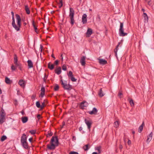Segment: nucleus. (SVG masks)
Returning a JSON list of instances; mask_svg holds the SVG:
<instances>
[{"mask_svg": "<svg viewBox=\"0 0 154 154\" xmlns=\"http://www.w3.org/2000/svg\"><path fill=\"white\" fill-rule=\"evenodd\" d=\"M15 16L17 20V26L15 22V19L14 17H12V25L13 27L17 31H18L20 30V28L21 27V19L20 16L17 14H15Z\"/></svg>", "mask_w": 154, "mask_h": 154, "instance_id": "f257e3e1", "label": "nucleus"}, {"mask_svg": "<svg viewBox=\"0 0 154 154\" xmlns=\"http://www.w3.org/2000/svg\"><path fill=\"white\" fill-rule=\"evenodd\" d=\"M51 145L48 144L47 148L50 149H54L55 148V146H58L59 142L57 137H52L50 142Z\"/></svg>", "mask_w": 154, "mask_h": 154, "instance_id": "f03ea898", "label": "nucleus"}, {"mask_svg": "<svg viewBox=\"0 0 154 154\" xmlns=\"http://www.w3.org/2000/svg\"><path fill=\"white\" fill-rule=\"evenodd\" d=\"M74 14L75 11L72 8H70L69 16L70 20V23L72 26L73 25L75 22V20L74 19Z\"/></svg>", "mask_w": 154, "mask_h": 154, "instance_id": "7ed1b4c3", "label": "nucleus"}, {"mask_svg": "<svg viewBox=\"0 0 154 154\" xmlns=\"http://www.w3.org/2000/svg\"><path fill=\"white\" fill-rule=\"evenodd\" d=\"M0 112V124H2L5 121L6 113L2 108L1 107Z\"/></svg>", "mask_w": 154, "mask_h": 154, "instance_id": "20e7f679", "label": "nucleus"}, {"mask_svg": "<svg viewBox=\"0 0 154 154\" xmlns=\"http://www.w3.org/2000/svg\"><path fill=\"white\" fill-rule=\"evenodd\" d=\"M60 82L64 89L70 90L72 89V86L69 84H67L66 81H65L64 82L63 80L61 79L60 81Z\"/></svg>", "mask_w": 154, "mask_h": 154, "instance_id": "39448f33", "label": "nucleus"}, {"mask_svg": "<svg viewBox=\"0 0 154 154\" xmlns=\"http://www.w3.org/2000/svg\"><path fill=\"white\" fill-rule=\"evenodd\" d=\"M119 34L121 36H124L128 34L127 33L124 32V29L123 28V23L120 22V28L119 30Z\"/></svg>", "mask_w": 154, "mask_h": 154, "instance_id": "423d86ee", "label": "nucleus"}, {"mask_svg": "<svg viewBox=\"0 0 154 154\" xmlns=\"http://www.w3.org/2000/svg\"><path fill=\"white\" fill-rule=\"evenodd\" d=\"M85 124L87 125L88 129L89 131H90V128L91 127V125L92 124V122L91 120H88L86 119H85Z\"/></svg>", "mask_w": 154, "mask_h": 154, "instance_id": "0eeeda50", "label": "nucleus"}, {"mask_svg": "<svg viewBox=\"0 0 154 154\" xmlns=\"http://www.w3.org/2000/svg\"><path fill=\"white\" fill-rule=\"evenodd\" d=\"M87 15L84 14H83L82 17V22L83 24H86L87 23Z\"/></svg>", "mask_w": 154, "mask_h": 154, "instance_id": "6e6552de", "label": "nucleus"}, {"mask_svg": "<svg viewBox=\"0 0 154 154\" xmlns=\"http://www.w3.org/2000/svg\"><path fill=\"white\" fill-rule=\"evenodd\" d=\"M97 112V109L94 107L93 108V109L91 111H90L88 112V113L91 115L92 114H96Z\"/></svg>", "mask_w": 154, "mask_h": 154, "instance_id": "1a4fd4ad", "label": "nucleus"}, {"mask_svg": "<svg viewBox=\"0 0 154 154\" xmlns=\"http://www.w3.org/2000/svg\"><path fill=\"white\" fill-rule=\"evenodd\" d=\"M93 32L92 30L90 28H88L86 32V36L87 37H89L92 34Z\"/></svg>", "mask_w": 154, "mask_h": 154, "instance_id": "9d476101", "label": "nucleus"}, {"mask_svg": "<svg viewBox=\"0 0 154 154\" xmlns=\"http://www.w3.org/2000/svg\"><path fill=\"white\" fill-rule=\"evenodd\" d=\"M21 142L24 141H27V137L25 134H23L21 138Z\"/></svg>", "mask_w": 154, "mask_h": 154, "instance_id": "9b49d317", "label": "nucleus"}, {"mask_svg": "<svg viewBox=\"0 0 154 154\" xmlns=\"http://www.w3.org/2000/svg\"><path fill=\"white\" fill-rule=\"evenodd\" d=\"M153 135V133L152 132H151V133L147 136V139L146 140V142L149 143L150 141L151 140Z\"/></svg>", "mask_w": 154, "mask_h": 154, "instance_id": "f8f14e48", "label": "nucleus"}, {"mask_svg": "<svg viewBox=\"0 0 154 154\" xmlns=\"http://www.w3.org/2000/svg\"><path fill=\"white\" fill-rule=\"evenodd\" d=\"M21 145L25 149H28L29 148L28 143L27 141H24L21 142Z\"/></svg>", "mask_w": 154, "mask_h": 154, "instance_id": "ddd939ff", "label": "nucleus"}, {"mask_svg": "<svg viewBox=\"0 0 154 154\" xmlns=\"http://www.w3.org/2000/svg\"><path fill=\"white\" fill-rule=\"evenodd\" d=\"M99 60V63L100 64L104 65L107 63V61L106 60L103 59H98Z\"/></svg>", "mask_w": 154, "mask_h": 154, "instance_id": "4468645a", "label": "nucleus"}, {"mask_svg": "<svg viewBox=\"0 0 154 154\" xmlns=\"http://www.w3.org/2000/svg\"><path fill=\"white\" fill-rule=\"evenodd\" d=\"M86 57L84 56H82L80 60V62L82 66H84L85 65V60Z\"/></svg>", "mask_w": 154, "mask_h": 154, "instance_id": "2eb2a0df", "label": "nucleus"}, {"mask_svg": "<svg viewBox=\"0 0 154 154\" xmlns=\"http://www.w3.org/2000/svg\"><path fill=\"white\" fill-rule=\"evenodd\" d=\"M55 72L58 75L60 74L61 72V67L59 66L55 70Z\"/></svg>", "mask_w": 154, "mask_h": 154, "instance_id": "dca6fc26", "label": "nucleus"}, {"mask_svg": "<svg viewBox=\"0 0 154 154\" xmlns=\"http://www.w3.org/2000/svg\"><path fill=\"white\" fill-rule=\"evenodd\" d=\"M144 18V21L145 23H147L148 20V17L146 13H144L143 15Z\"/></svg>", "mask_w": 154, "mask_h": 154, "instance_id": "f3484780", "label": "nucleus"}, {"mask_svg": "<svg viewBox=\"0 0 154 154\" xmlns=\"http://www.w3.org/2000/svg\"><path fill=\"white\" fill-rule=\"evenodd\" d=\"M19 84L22 87H24L25 86V84L24 81L22 79L20 80L18 82Z\"/></svg>", "mask_w": 154, "mask_h": 154, "instance_id": "a211bd4d", "label": "nucleus"}, {"mask_svg": "<svg viewBox=\"0 0 154 154\" xmlns=\"http://www.w3.org/2000/svg\"><path fill=\"white\" fill-rule=\"evenodd\" d=\"M27 62L29 68H30L33 67V63L31 60H28Z\"/></svg>", "mask_w": 154, "mask_h": 154, "instance_id": "6ab92c4d", "label": "nucleus"}, {"mask_svg": "<svg viewBox=\"0 0 154 154\" xmlns=\"http://www.w3.org/2000/svg\"><path fill=\"white\" fill-rule=\"evenodd\" d=\"M98 95L99 97H102L104 95V94L103 92L102 88L100 89V90L98 93Z\"/></svg>", "mask_w": 154, "mask_h": 154, "instance_id": "aec40b11", "label": "nucleus"}, {"mask_svg": "<svg viewBox=\"0 0 154 154\" xmlns=\"http://www.w3.org/2000/svg\"><path fill=\"white\" fill-rule=\"evenodd\" d=\"M51 63L49 62L48 64V68L51 70H53L54 68V65L51 64Z\"/></svg>", "mask_w": 154, "mask_h": 154, "instance_id": "412c9836", "label": "nucleus"}, {"mask_svg": "<svg viewBox=\"0 0 154 154\" xmlns=\"http://www.w3.org/2000/svg\"><path fill=\"white\" fill-rule=\"evenodd\" d=\"M120 43H121L120 42H119L118 43V44L116 46V48L114 49V52L115 53V56H116V57H117V52L118 51V48L119 46V45L120 44Z\"/></svg>", "mask_w": 154, "mask_h": 154, "instance_id": "4be33fe9", "label": "nucleus"}, {"mask_svg": "<svg viewBox=\"0 0 154 154\" xmlns=\"http://www.w3.org/2000/svg\"><path fill=\"white\" fill-rule=\"evenodd\" d=\"M144 122H143L141 125L140 126L138 129L139 132L141 133L143 129V126L144 125Z\"/></svg>", "mask_w": 154, "mask_h": 154, "instance_id": "5701e85b", "label": "nucleus"}, {"mask_svg": "<svg viewBox=\"0 0 154 154\" xmlns=\"http://www.w3.org/2000/svg\"><path fill=\"white\" fill-rule=\"evenodd\" d=\"M21 120L23 123H24L27 122L28 118L27 117H23L21 118Z\"/></svg>", "mask_w": 154, "mask_h": 154, "instance_id": "b1692460", "label": "nucleus"}, {"mask_svg": "<svg viewBox=\"0 0 154 154\" xmlns=\"http://www.w3.org/2000/svg\"><path fill=\"white\" fill-rule=\"evenodd\" d=\"M25 9L27 14H30V10L28 5L25 6Z\"/></svg>", "mask_w": 154, "mask_h": 154, "instance_id": "393cba45", "label": "nucleus"}, {"mask_svg": "<svg viewBox=\"0 0 154 154\" xmlns=\"http://www.w3.org/2000/svg\"><path fill=\"white\" fill-rule=\"evenodd\" d=\"M15 66H16V68L18 67V68L20 69V70H22V65L21 63L19 62L15 64Z\"/></svg>", "mask_w": 154, "mask_h": 154, "instance_id": "a878e982", "label": "nucleus"}, {"mask_svg": "<svg viewBox=\"0 0 154 154\" xmlns=\"http://www.w3.org/2000/svg\"><path fill=\"white\" fill-rule=\"evenodd\" d=\"M32 25L34 28L35 32H36L37 33H38V32L37 31V28L35 25V21L34 20H33L32 21Z\"/></svg>", "mask_w": 154, "mask_h": 154, "instance_id": "bb28decb", "label": "nucleus"}, {"mask_svg": "<svg viewBox=\"0 0 154 154\" xmlns=\"http://www.w3.org/2000/svg\"><path fill=\"white\" fill-rule=\"evenodd\" d=\"M58 1L57 2L58 4H60V5H59V8H61L63 6V1L62 0H57Z\"/></svg>", "mask_w": 154, "mask_h": 154, "instance_id": "cd10ccee", "label": "nucleus"}, {"mask_svg": "<svg viewBox=\"0 0 154 154\" xmlns=\"http://www.w3.org/2000/svg\"><path fill=\"white\" fill-rule=\"evenodd\" d=\"M5 82L7 84H10L11 83V80L9 78L7 77L5 78Z\"/></svg>", "mask_w": 154, "mask_h": 154, "instance_id": "c85d7f7f", "label": "nucleus"}, {"mask_svg": "<svg viewBox=\"0 0 154 154\" xmlns=\"http://www.w3.org/2000/svg\"><path fill=\"white\" fill-rule=\"evenodd\" d=\"M18 62V60H17V57L16 55L15 54L14 55V64H16Z\"/></svg>", "mask_w": 154, "mask_h": 154, "instance_id": "c756f323", "label": "nucleus"}, {"mask_svg": "<svg viewBox=\"0 0 154 154\" xmlns=\"http://www.w3.org/2000/svg\"><path fill=\"white\" fill-rule=\"evenodd\" d=\"M48 103V102L46 100H45L44 102L42 103V105L41 106H45L47 105V104Z\"/></svg>", "mask_w": 154, "mask_h": 154, "instance_id": "7c9ffc66", "label": "nucleus"}, {"mask_svg": "<svg viewBox=\"0 0 154 154\" xmlns=\"http://www.w3.org/2000/svg\"><path fill=\"white\" fill-rule=\"evenodd\" d=\"M89 146L88 144H87L86 145H85L83 147V149L85 151H87L89 149V148L88 147Z\"/></svg>", "mask_w": 154, "mask_h": 154, "instance_id": "2f4dec72", "label": "nucleus"}, {"mask_svg": "<svg viewBox=\"0 0 154 154\" xmlns=\"http://www.w3.org/2000/svg\"><path fill=\"white\" fill-rule=\"evenodd\" d=\"M101 148V147L100 146L97 147L96 148V149L97 150L99 154H100L101 152V150L100 149Z\"/></svg>", "mask_w": 154, "mask_h": 154, "instance_id": "473e14b6", "label": "nucleus"}, {"mask_svg": "<svg viewBox=\"0 0 154 154\" xmlns=\"http://www.w3.org/2000/svg\"><path fill=\"white\" fill-rule=\"evenodd\" d=\"M7 138V137L5 135H3L2 136L1 138V140L2 141H3L5 140Z\"/></svg>", "mask_w": 154, "mask_h": 154, "instance_id": "72a5a7b5", "label": "nucleus"}, {"mask_svg": "<svg viewBox=\"0 0 154 154\" xmlns=\"http://www.w3.org/2000/svg\"><path fill=\"white\" fill-rule=\"evenodd\" d=\"M114 127L116 128H117L119 126V122L117 121L115 122L114 123Z\"/></svg>", "mask_w": 154, "mask_h": 154, "instance_id": "f704fd0d", "label": "nucleus"}, {"mask_svg": "<svg viewBox=\"0 0 154 154\" xmlns=\"http://www.w3.org/2000/svg\"><path fill=\"white\" fill-rule=\"evenodd\" d=\"M68 75L69 78H70L73 76L72 72L71 71H69L68 74Z\"/></svg>", "mask_w": 154, "mask_h": 154, "instance_id": "c9c22d12", "label": "nucleus"}, {"mask_svg": "<svg viewBox=\"0 0 154 154\" xmlns=\"http://www.w3.org/2000/svg\"><path fill=\"white\" fill-rule=\"evenodd\" d=\"M129 101L131 106H134V101L132 99H131Z\"/></svg>", "mask_w": 154, "mask_h": 154, "instance_id": "e433bc0d", "label": "nucleus"}, {"mask_svg": "<svg viewBox=\"0 0 154 154\" xmlns=\"http://www.w3.org/2000/svg\"><path fill=\"white\" fill-rule=\"evenodd\" d=\"M59 86L57 84H56L54 88V90L55 91H57L59 90Z\"/></svg>", "mask_w": 154, "mask_h": 154, "instance_id": "4c0bfd02", "label": "nucleus"}, {"mask_svg": "<svg viewBox=\"0 0 154 154\" xmlns=\"http://www.w3.org/2000/svg\"><path fill=\"white\" fill-rule=\"evenodd\" d=\"M96 20L98 22H100L101 21V19L100 17V16L98 14L97 15V17H96Z\"/></svg>", "mask_w": 154, "mask_h": 154, "instance_id": "58836bf2", "label": "nucleus"}, {"mask_svg": "<svg viewBox=\"0 0 154 154\" xmlns=\"http://www.w3.org/2000/svg\"><path fill=\"white\" fill-rule=\"evenodd\" d=\"M16 66H14V65H12L11 66V69L12 71H14L16 69Z\"/></svg>", "mask_w": 154, "mask_h": 154, "instance_id": "ea45409f", "label": "nucleus"}, {"mask_svg": "<svg viewBox=\"0 0 154 154\" xmlns=\"http://www.w3.org/2000/svg\"><path fill=\"white\" fill-rule=\"evenodd\" d=\"M62 69L64 71H66L67 70V67L65 65H63L62 66Z\"/></svg>", "mask_w": 154, "mask_h": 154, "instance_id": "a19ab883", "label": "nucleus"}, {"mask_svg": "<svg viewBox=\"0 0 154 154\" xmlns=\"http://www.w3.org/2000/svg\"><path fill=\"white\" fill-rule=\"evenodd\" d=\"M48 134L47 135V136L48 137V136H51L53 135V133L51 131H48Z\"/></svg>", "mask_w": 154, "mask_h": 154, "instance_id": "79ce46f5", "label": "nucleus"}, {"mask_svg": "<svg viewBox=\"0 0 154 154\" xmlns=\"http://www.w3.org/2000/svg\"><path fill=\"white\" fill-rule=\"evenodd\" d=\"M70 79H71V80L72 81V82H76L77 80V79H75L74 77L73 76H72V77H71L70 78Z\"/></svg>", "mask_w": 154, "mask_h": 154, "instance_id": "37998d69", "label": "nucleus"}, {"mask_svg": "<svg viewBox=\"0 0 154 154\" xmlns=\"http://www.w3.org/2000/svg\"><path fill=\"white\" fill-rule=\"evenodd\" d=\"M123 95L122 91H119V93L118 94V96L120 98H121V96Z\"/></svg>", "mask_w": 154, "mask_h": 154, "instance_id": "c03bdc74", "label": "nucleus"}, {"mask_svg": "<svg viewBox=\"0 0 154 154\" xmlns=\"http://www.w3.org/2000/svg\"><path fill=\"white\" fill-rule=\"evenodd\" d=\"M85 103H87V102L85 101H83L80 103L79 106H84V104Z\"/></svg>", "mask_w": 154, "mask_h": 154, "instance_id": "a18cd8bd", "label": "nucleus"}, {"mask_svg": "<svg viewBox=\"0 0 154 154\" xmlns=\"http://www.w3.org/2000/svg\"><path fill=\"white\" fill-rule=\"evenodd\" d=\"M29 132L32 134H35V131L34 130H31L29 131Z\"/></svg>", "mask_w": 154, "mask_h": 154, "instance_id": "49530a36", "label": "nucleus"}, {"mask_svg": "<svg viewBox=\"0 0 154 154\" xmlns=\"http://www.w3.org/2000/svg\"><path fill=\"white\" fill-rule=\"evenodd\" d=\"M69 154H79L77 152L75 151H71L69 152Z\"/></svg>", "mask_w": 154, "mask_h": 154, "instance_id": "de8ad7c7", "label": "nucleus"}, {"mask_svg": "<svg viewBox=\"0 0 154 154\" xmlns=\"http://www.w3.org/2000/svg\"><path fill=\"white\" fill-rule=\"evenodd\" d=\"M145 1L146 2H147L148 4L149 5H150L151 4V3L150 0H145Z\"/></svg>", "mask_w": 154, "mask_h": 154, "instance_id": "09e8293b", "label": "nucleus"}, {"mask_svg": "<svg viewBox=\"0 0 154 154\" xmlns=\"http://www.w3.org/2000/svg\"><path fill=\"white\" fill-rule=\"evenodd\" d=\"M59 61L58 60H56L54 61V64L55 65H57L58 64Z\"/></svg>", "mask_w": 154, "mask_h": 154, "instance_id": "8fccbe9b", "label": "nucleus"}, {"mask_svg": "<svg viewBox=\"0 0 154 154\" xmlns=\"http://www.w3.org/2000/svg\"><path fill=\"white\" fill-rule=\"evenodd\" d=\"M41 92H45V88L44 87H42L41 88Z\"/></svg>", "mask_w": 154, "mask_h": 154, "instance_id": "3c124183", "label": "nucleus"}, {"mask_svg": "<svg viewBox=\"0 0 154 154\" xmlns=\"http://www.w3.org/2000/svg\"><path fill=\"white\" fill-rule=\"evenodd\" d=\"M14 103L15 106L17 105H18L17 100H15L14 101Z\"/></svg>", "mask_w": 154, "mask_h": 154, "instance_id": "603ef678", "label": "nucleus"}, {"mask_svg": "<svg viewBox=\"0 0 154 154\" xmlns=\"http://www.w3.org/2000/svg\"><path fill=\"white\" fill-rule=\"evenodd\" d=\"M41 116V115L40 114H38L37 115V117L38 120H39L40 119Z\"/></svg>", "mask_w": 154, "mask_h": 154, "instance_id": "864d4df0", "label": "nucleus"}, {"mask_svg": "<svg viewBox=\"0 0 154 154\" xmlns=\"http://www.w3.org/2000/svg\"><path fill=\"white\" fill-rule=\"evenodd\" d=\"M36 106H41V104L39 101H38L36 103Z\"/></svg>", "mask_w": 154, "mask_h": 154, "instance_id": "5fc2aeb1", "label": "nucleus"}, {"mask_svg": "<svg viewBox=\"0 0 154 154\" xmlns=\"http://www.w3.org/2000/svg\"><path fill=\"white\" fill-rule=\"evenodd\" d=\"M45 92H41L40 93V95L42 97H43L45 94Z\"/></svg>", "mask_w": 154, "mask_h": 154, "instance_id": "6e6d98bb", "label": "nucleus"}, {"mask_svg": "<svg viewBox=\"0 0 154 154\" xmlns=\"http://www.w3.org/2000/svg\"><path fill=\"white\" fill-rule=\"evenodd\" d=\"M128 143L129 145H130L131 144V141L129 140H128Z\"/></svg>", "mask_w": 154, "mask_h": 154, "instance_id": "4d7b16f0", "label": "nucleus"}, {"mask_svg": "<svg viewBox=\"0 0 154 154\" xmlns=\"http://www.w3.org/2000/svg\"><path fill=\"white\" fill-rule=\"evenodd\" d=\"M76 139V138L75 136H73L72 138V141H75Z\"/></svg>", "mask_w": 154, "mask_h": 154, "instance_id": "13d9d810", "label": "nucleus"}, {"mask_svg": "<svg viewBox=\"0 0 154 154\" xmlns=\"http://www.w3.org/2000/svg\"><path fill=\"white\" fill-rule=\"evenodd\" d=\"M35 97V95H33L31 97V98L32 99L34 100Z\"/></svg>", "mask_w": 154, "mask_h": 154, "instance_id": "bf43d9fd", "label": "nucleus"}, {"mask_svg": "<svg viewBox=\"0 0 154 154\" xmlns=\"http://www.w3.org/2000/svg\"><path fill=\"white\" fill-rule=\"evenodd\" d=\"M122 148H123V146H122V145L120 144L119 145V149L121 150L122 149Z\"/></svg>", "mask_w": 154, "mask_h": 154, "instance_id": "052dcab7", "label": "nucleus"}, {"mask_svg": "<svg viewBox=\"0 0 154 154\" xmlns=\"http://www.w3.org/2000/svg\"><path fill=\"white\" fill-rule=\"evenodd\" d=\"M38 108H40V109H39V110H40L42 109H43L45 106H37Z\"/></svg>", "mask_w": 154, "mask_h": 154, "instance_id": "680f3d73", "label": "nucleus"}, {"mask_svg": "<svg viewBox=\"0 0 154 154\" xmlns=\"http://www.w3.org/2000/svg\"><path fill=\"white\" fill-rule=\"evenodd\" d=\"M43 46L42 45H40V49L41 50V51H42V50Z\"/></svg>", "mask_w": 154, "mask_h": 154, "instance_id": "e2e57ef3", "label": "nucleus"}, {"mask_svg": "<svg viewBox=\"0 0 154 154\" xmlns=\"http://www.w3.org/2000/svg\"><path fill=\"white\" fill-rule=\"evenodd\" d=\"M21 114H22V115H24V114L25 113H24V110H22L21 111Z\"/></svg>", "mask_w": 154, "mask_h": 154, "instance_id": "0e129e2a", "label": "nucleus"}, {"mask_svg": "<svg viewBox=\"0 0 154 154\" xmlns=\"http://www.w3.org/2000/svg\"><path fill=\"white\" fill-rule=\"evenodd\" d=\"M11 14L12 15V17H14V13L13 11H12L11 12Z\"/></svg>", "mask_w": 154, "mask_h": 154, "instance_id": "69168bd1", "label": "nucleus"}, {"mask_svg": "<svg viewBox=\"0 0 154 154\" xmlns=\"http://www.w3.org/2000/svg\"><path fill=\"white\" fill-rule=\"evenodd\" d=\"M47 77L46 78H43V81H44V82H46V79H47Z\"/></svg>", "mask_w": 154, "mask_h": 154, "instance_id": "338daca9", "label": "nucleus"}, {"mask_svg": "<svg viewBox=\"0 0 154 154\" xmlns=\"http://www.w3.org/2000/svg\"><path fill=\"white\" fill-rule=\"evenodd\" d=\"M51 56L53 58H54V59H55V57L54 56V54H52L51 55Z\"/></svg>", "mask_w": 154, "mask_h": 154, "instance_id": "774afa93", "label": "nucleus"}]
</instances>
